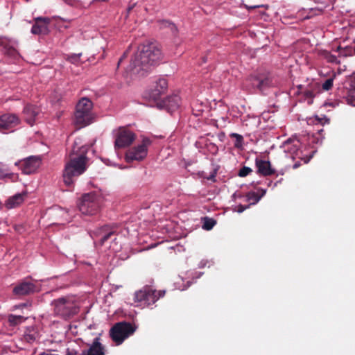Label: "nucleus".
Masks as SVG:
<instances>
[{
    "label": "nucleus",
    "mask_w": 355,
    "mask_h": 355,
    "mask_svg": "<svg viewBox=\"0 0 355 355\" xmlns=\"http://www.w3.org/2000/svg\"><path fill=\"white\" fill-rule=\"evenodd\" d=\"M162 59V53L155 44H142L132 58L128 71L133 73L147 72L150 67L159 64Z\"/></svg>",
    "instance_id": "1"
},
{
    "label": "nucleus",
    "mask_w": 355,
    "mask_h": 355,
    "mask_svg": "<svg viewBox=\"0 0 355 355\" xmlns=\"http://www.w3.org/2000/svg\"><path fill=\"white\" fill-rule=\"evenodd\" d=\"M77 146L78 143L76 141L73 148V153L76 156L71 157L67 162L63 172L64 182L67 186L72 185L76 179L87 169V157L86 154L90 146L83 145L80 147H77Z\"/></svg>",
    "instance_id": "2"
},
{
    "label": "nucleus",
    "mask_w": 355,
    "mask_h": 355,
    "mask_svg": "<svg viewBox=\"0 0 355 355\" xmlns=\"http://www.w3.org/2000/svg\"><path fill=\"white\" fill-rule=\"evenodd\" d=\"M51 304L54 313L64 319H69L79 311V304L73 296H64L54 300Z\"/></svg>",
    "instance_id": "3"
},
{
    "label": "nucleus",
    "mask_w": 355,
    "mask_h": 355,
    "mask_svg": "<svg viewBox=\"0 0 355 355\" xmlns=\"http://www.w3.org/2000/svg\"><path fill=\"white\" fill-rule=\"evenodd\" d=\"M93 103L90 99L83 97L79 100L74 113V123L78 128L89 125L94 121Z\"/></svg>",
    "instance_id": "4"
},
{
    "label": "nucleus",
    "mask_w": 355,
    "mask_h": 355,
    "mask_svg": "<svg viewBox=\"0 0 355 355\" xmlns=\"http://www.w3.org/2000/svg\"><path fill=\"white\" fill-rule=\"evenodd\" d=\"M101 198L95 192L83 194L78 202L80 211L85 215H94L100 209Z\"/></svg>",
    "instance_id": "5"
},
{
    "label": "nucleus",
    "mask_w": 355,
    "mask_h": 355,
    "mask_svg": "<svg viewBox=\"0 0 355 355\" xmlns=\"http://www.w3.org/2000/svg\"><path fill=\"white\" fill-rule=\"evenodd\" d=\"M135 331V326H133L129 322H120L115 324L110 329V336L116 345H119L122 344L126 338L132 335Z\"/></svg>",
    "instance_id": "6"
},
{
    "label": "nucleus",
    "mask_w": 355,
    "mask_h": 355,
    "mask_svg": "<svg viewBox=\"0 0 355 355\" xmlns=\"http://www.w3.org/2000/svg\"><path fill=\"white\" fill-rule=\"evenodd\" d=\"M164 294V290L157 291L152 287L146 286L135 293V302H139L141 306H150Z\"/></svg>",
    "instance_id": "7"
},
{
    "label": "nucleus",
    "mask_w": 355,
    "mask_h": 355,
    "mask_svg": "<svg viewBox=\"0 0 355 355\" xmlns=\"http://www.w3.org/2000/svg\"><path fill=\"white\" fill-rule=\"evenodd\" d=\"M151 144V140L148 137L142 139L141 144L130 149L126 153L125 159L127 162H132L135 160H143L147 155L148 148Z\"/></svg>",
    "instance_id": "8"
},
{
    "label": "nucleus",
    "mask_w": 355,
    "mask_h": 355,
    "mask_svg": "<svg viewBox=\"0 0 355 355\" xmlns=\"http://www.w3.org/2000/svg\"><path fill=\"white\" fill-rule=\"evenodd\" d=\"M115 136L114 148H123L130 146L135 139L133 132L125 127H120L114 131Z\"/></svg>",
    "instance_id": "9"
},
{
    "label": "nucleus",
    "mask_w": 355,
    "mask_h": 355,
    "mask_svg": "<svg viewBox=\"0 0 355 355\" xmlns=\"http://www.w3.org/2000/svg\"><path fill=\"white\" fill-rule=\"evenodd\" d=\"M42 164L40 156H30L15 162L24 174L29 175L36 172Z\"/></svg>",
    "instance_id": "10"
},
{
    "label": "nucleus",
    "mask_w": 355,
    "mask_h": 355,
    "mask_svg": "<svg viewBox=\"0 0 355 355\" xmlns=\"http://www.w3.org/2000/svg\"><path fill=\"white\" fill-rule=\"evenodd\" d=\"M31 279V278L28 277L18 282L12 289L13 295L17 297H22L39 291L37 286Z\"/></svg>",
    "instance_id": "11"
},
{
    "label": "nucleus",
    "mask_w": 355,
    "mask_h": 355,
    "mask_svg": "<svg viewBox=\"0 0 355 355\" xmlns=\"http://www.w3.org/2000/svg\"><path fill=\"white\" fill-rule=\"evenodd\" d=\"M20 119L15 114H4L0 116V132L8 133L14 131L19 124Z\"/></svg>",
    "instance_id": "12"
},
{
    "label": "nucleus",
    "mask_w": 355,
    "mask_h": 355,
    "mask_svg": "<svg viewBox=\"0 0 355 355\" xmlns=\"http://www.w3.org/2000/svg\"><path fill=\"white\" fill-rule=\"evenodd\" d=\"M300 144V140L296 137H292L284 141L281 148L285 153L294 158L299 155Z\"/></svg>",
    "instance_id": "13"
},
{
    "label": "nucleus",
    "mask_w": 355,
    "mask_h": 355,
    "mask_svg": "<svg viewBox=\"0 0 355 355\" xmlns=\"http://www.w3.org/2000/svg\"><path fill=\"white\" fill-rule=\"evenodd\" d=\"M17 46V42L16 41L6 37L0 36V46L3 48L4 53L15 59L19 56L16 49Z\"/></svg>",
    "instance_id": "14"
},
{
    "label": "nucleus",
    "mask_w": 355,
    "mask_h": 355,
    "mask_svg": "<svg viewBox=\"0 0 355 355\" xmlns=\"http://www.w3.org/2000/svg\"><path fill=\"white\" fill-rule=\"evenodd\" d=\"M168 87V83L165 78H159L156 82L153 88L148 92V97L156 101L159 99L160 96L164 94Z\"/></svg>",
    "instance_id": "15"
},
{
    "label": "nucleus",
    "mask_w": 355,
    "mask_h": 355,
    "mask_svg": "<svg viewBox=\"0 0 355 355\" xmlns=\"http://www.w3.org/2000/svg\"><path fill=\"white\" fill-rule=\"evenodd\" d=\"M35 23L33 25L31 32L33 35H46L49 33L48 25L50 23L49 17H38L35 19Z\"/></svg>",
    "instance_id": "16"
},
{
    "label": "nucleus",
    "mask_w": 355,
    "mask_h": 355,
    "mask_svg": "<svg viewBox=\"0 0 355 355\" xmlns=\"http://www.w3.org/2000/svg\"><path fill=\"white\" fill-rule=\"evenodd\" d=\"M252 84L257 87L260 91L263 92L266 88L275 86L272 78L270 76L266 77H252Z\"/></svg>",
    "instance_id": "17"
},
{
    "label": "nucleus",
    "mask_w": 355,
    "mask_h": 355,
    "mask_svg": "<svg viewBox=\"0 0 355 355\" xmlns=\"http://www.w3.org/2000/svg\"><path fill=\"white\" fill-rule=\"evenodd\" d=\"M80 355H105L104 347L100 343V338H95L89 349L83 350Z\"/></svg>",
    "instance_id": "18"
},
{
    "label": "nucleus",
    "mask_w": 355,
    "mask_h": 355,
    "mask_svg": "<svg viewBox=\"0 0 355 355\" xmlns=\"http://www.w3.org/2000/svg\"><path fill=\"white\" fill-rule=\"evenodd\" d=\"M40 112V109L38 107L32 105H26L23 111L26 121L33 125Z\"/></svg>",
    "instance_id": "19"
},
{
    "label": "nucleus",
    "mask_w": 355,
    "mask_h": 355,
    "mask_svg": "<svg viewBox=\"0 0 355 355\" xmlns=\"http://www.w3.org/2000/svg\"><path fill=\"white\" fill-rule=\"evenodd\" d=\"M255 164L257 172L264 176L270 175L275 173V171L271 168L269 161L256 159Z\"/></svg>",
    "instance_id": "20"
},
{
    "label": "nucleus",
    "mask_w": 355,
    "mask_h": 355,
    "mask_svg": "<svg viewBox=\"0 0 355 355\" xmlns=\"http://www.w3.org/2000/svg\"><path fill=\"white\" fill-rule=\"evenodd\" d=\"M164 103L166 109L169 112L172 113L179 107L180 104V98L178 95H173L166 98L164 101Z\"/></svg>",
    "instance_id": "21"
},
{
    "label": "nucleus",
    "mask_w": 355,
    "mask_h": 355,
    "mask_svg": "<svg viewBox=\"0 0 355 355\" xmlns=\"http://www.w3.org/2000/svg\"><path fill=\"white\" fill-rule=\"evenodd\" d=\"M93 234L98 239L101 244L103 245L107 240H108L111 237V236L113 235V232H108V227L103 226L96 232H94Z\"/></svg>",
    "instance_id": "22"
},
{
    "label": "nucleus",
    "mask_w": 355,
    "mask_h": 355,
    "mask_svg": "<svg viewBox=\"0 0 355 355\" xmlns=\"http://www.w3.org/2000/svg\"><path fill=\"white\" fill-rule=\"evenodd\" d=\"M24 200V195L21 193H17L9 198L6 202V207L8 209L15 208L21 205Z\"/></svg>",
    "instance_id": "23"
},
{
    "label": "nucleus",
    "mask_w": 355,
    "mask_h": 355,
    "mask_svg": "<svg viewBox=\"0 0 355 355\" xmlns=\"http://www.w3.org/2000/svg\"><path fill=\"white\" fill-rule=\"evenodd\" d=\"M157 24L160 28H168L173 34H175L178 31L175 24L168 20H159Z\"/></svg>",
    "instance_id": "24"
},
{
    "label": "nucleus",
    "mask_w": 355,
    "mask_h": 355,
    "mask_svg": "<svg viewBox=\"0 0 355 355\" xmlns=\"http://www.w3.org/2000/svg\"><path fill=\"white\" fill-rule=\"evenodd\" d=\"M37 334L34 329H27L24 333L23 339L27 343H32L37 339Z\"/></svg>",
    "instance_id": "25"
},
{
    "label": "nucleus",
    "mask_w": 355,
    "mask_h": 355,
    "mask_svg": "<svg viewBox=\"0 0 355 355\" xmlns=\"http://www.w3.org/2000/svg\"><path fill=\"white\" fill-rule=\"evenodd\" d=\"M245 198L250 206L257 204L261 200V196H259L258 193L254 191H250L246 194Z\"/></svg>",
    "instance_id": "26"
},
{
    "label": "nucleus",
    "mask_w": 355,
    "mask_h": 355,
    "mask_svg": "<svg viewBox=\"0 0 355 355\" xmlns=\"http://www.w3.org/2000/svg\"><path fill=\"white\" fill-rule=\"evenodd\" d=\"M26 318L21 315L11 314L8 316V322L11 325L15 326L19 324L24 322L26 320Z\"/></svg>",
    "instance_id": "27"
},
{
    "label": "nucleus",
    "mask_w": 355,
    "mask_h": 355,
    "mask_svg": "<svg viewBox=\"0 0 355 355\" xmlns=\"http://www.w3.org/2000/svg\"><path fill=\"white\" fill-rule=\"evenodd\" d=\"M202 229L205 230H211L216 224V221L211 218L205 217L202 218Z\"/></svg>",
    "instance_id": "28"
},
{
    "label": "nucleus",
    "mask_w": 355,
    "mask_h": 355,
    "mask_svg": "<svg viewBox=\"0 0 355 355\" xmlns=\"http://www.w3.org/2000/svg\"><path fill=\"white\" fill-rule=\"evenodd\" d=\"M65 355H80L78 345L76 343L71 344L67 348Z\"/></svg>",
    "instance_id": "29"
},
{
    "label": "nucleus",
    "mask_w": 355,
    "mask_h": 355,
    "mask_svg": "<svg viewBox=\"0 0 355 355\" xmlns=\"http://www.w3.org/2000/svg\"><path fill=\"white\" fill-rule=\"evenodd\" d=\"M231 137H235L236 141L234 143V146L236 148H240L242 146V144L243 141V138L241 135H239L237 133H231L230 134Z\"/></svg>",
    "instance_id": "30"
},
{
    "label": "nucleus",
    "mask_w": 355,
    "mask_h": 355,
    "mask_svg": "<svg viewBox=\"0 0 355 355\" xmlns=\"http://www.w3.org/2000/svg\"><path fill=\"white\" fill-rule=\"evenodd\" d=\"M81 53L71 54L68 55L67 60L72 64H78L80 60Z\"/></svg>",
    "instance_id": "31"
},
{
    "label": "nucleus",
    "mask_w": 355,
    "mask_h": 355,
    "mask_svg": "<svg viewBox=\"0 0 355 355\" xmlns=\"http://www.w3.org/2000/svg\"><path fill=\"white\" fill-rule=\"evenodd\" d=\"M252 171V168L248 166L242 167L239 171V176L240 177H245L248 175Z\"/></svg>",
    "instance_id": "32"
},
{
    "label": "nucleus",
    "mask_w": 355,
    "mask_h": 355,
    "mask_svg": "<svg viewBox=\"0 0 355 355\" xmlns=\"http://www.w3.org/2000/svg\"><path fill=\"white\" fill-rule=\"evenodd\" d=\"M325 59L329 62H331V63H339V61L338 60V58L336 55L329 53V52H327L325 53Z\"/></svg>",
    "instance_id": "33"
},
{
    "label": "nucleus",
    "mask_w": 355,
    "mask_h": 355,
    "mask_svg": "<svg viewBox=\"0 0 355 355\" xmlns=\"http://www.w3.org/2000/svg\"><path fill=\"white\" fill-rule=\"evenodd\" d=\"M333 83L334 78H330L327 79L322 84V89L325 91L329 90L333 86Z\"/></svg>",
    "instance_id": "34"
},
{
    "label": "nucleus",
    "mask_w": 355,
    "mask_h": 355,
    "mask_svg": "<svg viewBox=\"0 0 355 355\" xmlns=\"http://www.w3.org/2000/svg\"><path fill=\"white\" fill-rule=\"evenodd\" d=\"M347 101L348 104L355 106V90L349 92L347 98Z\"/></svg>",
    "instance_id": "35"
},
{
    "label": "nucleus",
    "mask_w": 355,
    "mask_h": 355,
    "mask_svg": "<svg viewBox=\"0 0 355 355\" xmlns=\"http://www.w3.org/2000/svg\"><path fill=\"white\" fill-rule=\"evenodd\" d=\"M249 207H250V205H239V206L234 207L233 209V210L238 213H242L243 211H244L245 209H247Z\"/></svg>",
    "instance_id": "36"
},
{
    "label": "nucleus",
    "mask_w": 355,
    "mask_h": 355,
    "mask_svg": "<svg viewBox=\"0 0 355 355\" xmlns=\"http://www.w3.org/2000/svg\"><path fill=\"white\" fill-rule=\"evenodd\" d=\"M302 92L304 96L306 97L307 98L311 99L314 96V92L311 89H306Z\"/></svg>",
    "instance_id": "37"
},
{
    "label": "nucleus",
    "mask_w": 355,
    "mask_h": 355,
    "mask_svg": "<svg viewBox=\"0 0 355 355\" xmlns=\"http://www.w3.org/2000/svg\"><path fill=\"white\" fill-rule=\"evenodd\" d=\"M64 3L68 5L73 6L76 3V0H62Z\"/></svg>",
    "instance_id": "38"
},
{
    "label": "nucleus",
    "mask_w": 355,
    "mask_h": 355,
    "mask_svg": "<svg viewBox=\"0 0 355 355\" xmlns=\"http://www.w3.org/2000/svg\"><path fill=\"white\" fill-rule=\"evenodd\" d=\"M207 261L205 260H202L199 263V268H203L206 266Z\"/></svg>",
    "instance_id": "39"
},
{
    "label": "nucleus",
    "mask_w": 355,
    "mask_h": 355,
    "mask_svg": "<svg viewBox=\"0 0 355 355\" xmlns=\"http://www.w3.org/2000/svg\"><path fill=\"white\" fill-rule=\"evenodd\" d=\"M212 150H213V154H216L218 151V147L214 144H213Z\"/></svg>",
    "instance_id": "40"
},
{
    "label": "nucleus",
    "mask_w": 355,
    "mask_h": 355,
    "mask_svg": "<svg viewBox=\"0 0 355 355\" xmlns=\"http://www.w3.org/2000/svg\"><path fill=\"white\" fill-rule=\"evenodd\" d=\"M232 198L234 199H236V198H242V196L241 194H237L236 193H234L233 195H232Z\"/></svg>",
    "instance_id": "41"
},
{
    "label": "nucleus",
    "mask_w": 355,
    "mask_h": 355,
    "mask_svg": "<svg viewBox=\"0 0 355 355\" xmlns=\"http://www.w3.org/2000/svg\"><path fill=\"white\" fill-rule=\"evenodd\" d=\"M193 282H187V285L186 286H184V288H182L181 290H185L187 289L188 287L190 286V285L192 284Z\"/></svg>",
    "instance_id": "42"
},
{
    "label": "nucleus",
    "mask_w": 355,
    "mask_h": 355,
    "mask_svg": "<svg viewBox=\"0 0 355 355\" xmlns=\"http://www.w3.org/2000/svg\"><path fill=\"white\" fill-rule=\"evenodd\" d=\"M196 274H197L196 279H198V278H200L202 275L203 272H196Z\"/></svg>",
    "instance_id": "43"
},
{
    "label": "nucleus",
    "mask_w": 355,
    "mask_h": 355,
    "mask_svg": "<svg viewBox=\"0 0 355 355\" xmlns=\"http://www.w3.org/2000/svg\"><path fill=\"white\" fill-rule=\"evenodd\" d=\"M261 191H262V193H261V194L259 196H261V198H262L266 194V189H262Z\"/></svg>",
    "instance_id": "44"
},
{
    "label": "nucleus",
    "mask_w": 355,
    "mask_h": 355,
    "mask_svg": "<svg viewBox=\"0 0 355 355\" xmlns=\"http://www.w3.org/2000/svg\"><path fill=\"white\" fill-rule=\"evenodd\" d=\"M125 56V53L123 54V57L119 60V62H118V64H119L121 61H122V59Z\"/></svg>",
    "instance_id": "45"
},
{
    "label": "nucleus",
    "mask_w": 355,
    "mask_h": 355,
    "mask_svg": "<svg viewBox=\"0 0 355 355\" xmlns=\"http://www.w3.org/2000/svg\"><path fill=\"white\" fill-rule=\"evenodd\" d=\"M10 175H11L12 178H14V179H17V175L11 174Z\"/></svg>",
    "instance_id": "46"
},
{
    "label": "nucleus",
    "mask_w": 355,
    "mask_h": 355,
    "mask_svg": "<svg viewBox=\"0 0 355 355\" xmlns=\"http://www.w3.org/2000/svg\"><path fill=\"white\" fill-rule=\"evenodd\" d=\"M296 167H297V164L294 165V168H296Z\"/></svg>",
    "instance_id": "47"
}]
</instances>
